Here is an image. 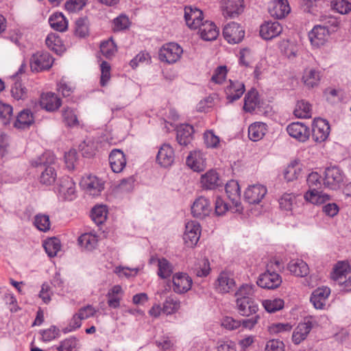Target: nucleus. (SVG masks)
<instances>
[{"instance_id": "nucleus-62", "label": "nucleus", "mask_w": 351, "mask_h": 351, "mask_svg": "<svg viewBox=\"0 0 351 351\" xmlns=\"http://www.w3.org/2000/svg\"><path fill=\"white\" fill-rule=\"evenodd\" d=\"M75 34L80 37H85L88 34L86 19L80 18L75 23Z\"/></svg>"}, {"instance_id": "nucleus-18", "label": "nucleus", "mask_w": 351, "mask_h": 351, "mask_svg": "<svg viewBox=\"0 0 351 351\" xmlns=\"http://www.w3.org/2000/svg\"><path fill=\"white\" fill-rule=\"evenodd\" d=\"M239 23L232 22L226 25L223 29L224 38L230 44H237L241 41V30Z\"/></svg>"}, {"instance_id": "nucleus-51", "label": "nucleus", "mask_w": 351, "mask_h": 351, "mask_svg": "<svg viewBox=\"0 0 351 351\" xmlns=\"http://www.w3.org/2000/svg\"><path fill=\"white\" fill-rule=\"evenodd\" d=\"M284 300L280 298L265 300L263 302V306L268 313H275L284 307Z\"/></svg>"}, {"instance_id": "nucleus-19", "label": "nucleus", "mask_w": 351, "mask_h": 351, "mask_svg": "<svg viewBox=\"0 0 351 351\" xmlns=\"http://www.w3.org/2000/svg\"><path fill=\"white\" fill-rule=\"evenodd\" d=\"M109 163L114 173H120L126 165V158L120 149H113L109 155Z\"/></svg>"}, {"instance_id": "nucleus-38", "label": "nucleus", "mask_w": 351, "mask_h": 351, "mask_svg": "<svg viewBox=\"0 0 351 351\" xmlns=\"http://www.w3.org/2000/svg\"><path fill=\"white\" fill-rule=\"evenodd\" d=\"M291 11V8L287 0H277L274 2V8L271 10V14L277 19H282Z\"/></svg>"}, {"instance_id": "nucleus-14", "label": "nucleus", "mask_w": 351, "mask_h": 351, "mask_svg": "<svg viewBox=\"0 0 351 351\" xmlns=\"http://www.w3.org/2000/svg\"><path fill=\"white\" fill-rule=\"evenodd\" d=\"M288 134L301 142H305L310 136L309 128L302 123L293 122L287 127Z\"/></svg>"}, {"instance_id": "nucleus-16", "label": "nucleus", "mask_w": 351, "mask_h": 351, "mask_svg": "<svg viewBox=\"0 0 351 351\" xmlns=\"http://www.w3.org/2000/svg\"><path fill=\"white\" fill-rule=\"evenodd\" d=\"M267 189L261 184H254L245 191V198L247 202L258 204L267 193Z\"/></svg>"}, {"instance_id": "nucleus-28", "label": "nucleus", "mask_w": 351, "mask_h": 351, "mask_svg": "<svg viewBox=\"0 0 351 351\" xmlns=\"http://www.w3.org/2000/svg\"><path fill=\"white\" fill-rule=\"evenodd\" d=\"M322 75L319 70L313 68H307L302 75V82L308 88H314L319 85Z\"/></svg>"}, {"instance_id": "nucleus-1", "label": "nucleus", "mask_w": 351, "mask_h": 351, "mask_svg": "<svg viewBox=\"0 0 351 351\" xmlns=\"http://www.w3.org/2000/svg\"><path fill=\"white\" fill-rule=\"evenodd\" d=\"M56 160L55 155L47 151L38 159L32 162V165L38 168L40 171L39 182L42 184L49 186L55 182L57 174L53 165L55 164Z\"/></svg>"}, {"instance_id": "nucleus-63", "label": "nucleus", "mask_w": 351, "mask_h": 351, "mask_svg": "<svg viewBox=\"0 0 351 351\" xmlns=\"http://www.w3.org/2000/svg\"><path fill=\"white\" fill-rule=\"evenodd\" d=\"M227 68L226 66H219L215 70L211 77V81L215 84H221L226 79Z\"/></svg>"}, {"instance_id": "nucleus-10", "label": "nucleus", "mask_w": 351, "mask_h": 351, "mask_svg": "<svg viewBox=\"0 0 351 351\" xmlns=\"http://www.w3.org/2000/svg\"><path fill=\"white\" fill-rule=\"evenodd\" d=\"M200 225L195 221H188L185 225L183 239L188 246L196 245L200 237Z\"/></svg>"}, {"instance_id": "nucleus-7", "label": "nucleus", "mask_w": 351, "mask_h": 351, "mask_svg": "<svg viewBox=\"0 0 351 351\" xmlns=\"http://www.w3.org/2000/svg\"><path fill=\"white\" fill-rule=\"evenodd\" d=\"M172 282L173 291L178 294H182L191 289L193 280L187 274L178 272L173 276Z\"/></svg>"}, {"instance_id": "nucleus-44", "label": "nucleus", "mask_w": 351, "mask_h": 351, "mask_svg": "<svg viewBox=\"0 0 351 351\" xmlns=\"http://www.w3.org/2000/svg\"><path fill=\"white\" fill-rule=\"evenodd\" d=\"M180 308V301L172 295L167 297L163 303L162 313L167 315L176 313Z\"/></svg>"}, {"instance_id": "nucleus-13", "label": "nucleus", "mask_w": 351, "mask_h": 351, "mask_svg": "<svg viewBox=\"0 0 351 351\" xmlns=\"http://www.w3.org/2000/svg\"><path fill=\"white\" fill-rule=\"evenodd\" d=\"M220 7L225 18L234 19L240 14L241 0H221Z\"/></svg>"}, {"instance_id": "nucleus-40", "label": "nucleus", "mask_w": 351, "mask_h": 351, "mask_svg": "<svg viewBox=\"0 0 351 351\" xmlns=\"http://www.w3.org/2000/svg\"><path fill=\"white\" fill-rule=\"evenodd\" d=\"M293 112L298 118H311L312 115L311 105L305 100L298 101Z\"/></svg>"}, {"instance_id": "nucleus-58", "label": "nucleus", "mask_w": 351, "mask_h": 351, "mask_svg": "<svg viewBox=\"0 0 351 351\" xmlns=\"http://www.w3.org/2000/svg\"><path fill=\"white\" fill-rule=\"evenodd\" d=\"M101 78L100 84L101 86H105L110 79V70L111 67L108 62L103 61L101 64Z\"/></svg>"}, {"instance_id": "nucleus-37", "label": "nucleus", "mask_w": 351, "mask_h": 351, "mask_svg": "<svg viewBox=\"0 0 351 351\" xmlns=\"http://www.w3.org/2000/svg\"><path fill=\"white\" fill-rule=\"evenodd\" d=\"M34 123V117L32 112L28 110H22L17 116L14 122V127L24 129Z\"/></svg>"}, {"instance_id": "nucleus-3", "label": "nucleus", "mask_w": 351, "mask_h": 351, "mask_svg": "<svg viewBox=\"0 0 351 351\" xmlns=\"http://www.w3.org/2000/svg\"><path fill=\"white\" fill-rule=\"evenodd\" d=\"M182 53L183 49L178 44L167 43L160 49L159 59L168 64H173L180 59Z\"/></svg>"}, {"instance_id": "nucleus-2", "label": "nucleus", "mask_w": 351, "mask_h": 351, "mask_svg": "<svg viewBox=\"0 0 351 351\" xmlns=\"http://www.w3.org/2000/svg\"><path fill=\"white\" fill-rule=\"evenodd\" d=\"M343 171L337 166H331L325 169L323 184L325 187L332 190L339 189L344 180Z\"/></svg>"}, {"instance_id": "nucleus-47", "label": "nucleus", "mask_w": 351, "mask_h": 351, "mask_svg": "<svg viewBox=\"0 0 351 351\" xmlns=\"http://www.w3.org/2000/svg\"><path fill=\"white\" fill-rule=\"evenodd\" d=\"M62 118L65 124L69 127H75L79 125L77 114L73 109L66 107L62 110Z\"/></svg>"}, {"instance_id": "nucleus-11", "label": "nucleus", "mask_w": 351, "mask_h": 351, "mask_svg": "<svg viewBox=\"0 0 351 351\" xmlns=\"http://www.w3.org/2000/svg\"><path fill=\"white\" fill-rule=\"evenodd\" d=\"M200 183L202 188L205 190H214L223 184L219 173L215 169H210L202 174Z\"/></svg>"}, {"instance_id": "nucleus-31", "label": "nucleus", "mask_w": 351, "mask_h": 351, "mask_svg": "<svg viewBox=\"0 0 351 351\" xmlns=\"http://www.w3.org/2000/svg\"><path fill=\"white\" fill-rule=\"evenodd\" d=\"M287 268L292 274L298 277H304L309 273L308 265L301 259L290 261Z\"/></svg>"}, {"instance_id": "nucleus-25", "label": "nucleus", "mask_w": 351, "mask_h": 351, "mask_svg": "<svg viewBox=\"0 0 351 351\" xmlns=\"http://www.w3.org/2000/svg\"><path fill=\"white\" fill-rule=\"evenodd\" d=\"M194 130L189 124H182L177 128L176 139L180 145L186 146L193 140Z\"/></svg>"}, {"instance_id": "nucleus-17", "label": "nucleus", "mask_w": 351, "mask_h": 351, "mask_svg": "<svg viewBox=\"0 0 351 351\" xmlns=\"http://www.w3.org/2000/svg\"><path fill=\"white\" fill-rule=\"evenodd\" d=\"M60 99L53 93H43L40 98V106L49 112L57 110L61 106Z\"/></svg>"}, {"instance_id": "nucleus-61", "label": "nucleus", "mask_w": 351, "mask_h": 351, "mask_svg": "<svg viewBox=\"0 0 351 351\" xmlns=\"http://www.w3.org/2000/svg\"><path fill=\"white\" fill-rule=\"evenodd\" d=\"M113 29L114 31H121L129 27L130 20L125 15H120L113 20Z\"/></svg>"}, {"instance_id": "nucleus-23", "label": "nucleus", "mask_w": 351, "mask_h": 351, "mask_svg": "<svg viewBox=\"0 0 351 351\" xmlns=\"http://www.w3.org/2000/svg\"><path fill=\"white\" fill-rule=\"evenodd\" d=\"M330 293V289L326 287L315 289L311 296V302L314 307L317 309H322L326 305Z\"/></svg>"}, {"instance_id": "nucleus-41", "label": "nucleus", "mask_w": 351, "mask_h": 351, "mask_svg": "<svg viewBox=\"0 0 351 351\" xmlns=\"http://www.w3.org/2000/svg\"><path fill=\"white\" fill-rule=\"evenodd\" d=\"M84 185L89 193L92 195H97L104 189L101 182L95 176H90L84 181Z\"/></svg>"}, {"instance_id": "nucleus-21", "label": "nucleus", "mask_w": 351, "mask_h": 351, "mask_svg": "<svg viewBox=\"0 0 351 351\" xmlns=\"http://www.w3.org/2000/svg\"><path fill=\"white\" fill-rule=\"evenodd\" d=\"M156 160L162 167H170L174 161V152L168 144H164L158 150Z\"/></svg>"}, {"instance_id": "nucleus-29", "label": "nucleus", "mask_w": 351, "mask_h": 351, "mask_svg": "<svg viewBox=\"0 0 351 351\" xmlns=\"http://www.w3.org/2000/svg\"><path fill=\"white\" fill-rule=\"evenodd\" d=\"M187 165L195 171H202L206 166L205 158L200 152H191L186 158Z\"/></svg>"}, {"instance_id": "nucleus-4", "label": "nucleus", "mask_w": 351, "mask_h": 351, "mask_svg": "<svg viewBox=\"0 0 351 351\" xmlns=\"http://www.w3.org/2000/svg\"><path fill=\"white\" fill-rule=\"evenodd\" d=\"M225 190L228 199L233 204V207H230V210L232 213H240L241 186L239 181L236 180L228 181L226 184Z\"/></svg>"}, {"instance_id": "nucleus-57", "label": "nucleus", "mask_w": 351, "mask_h": 351, "mask_svg": "<svg viewBox=\"0 0 351 351\" xmlns=\"http://www.w3.org/2000/svg\"><path fill=\"white\" fill-rule=\"evenodd\" d=\"M332 6L333 10L341 14H346L351 11V3L346 0H335Z\"/></svg>"}, {"instance_id": "nucleus-45", "label": "nucleus", "mask_w": 351, "mask_h": 351, "mask_svg": "<svg viewBox=\"0 0 351 351\" xmlns=\"http://www.w3.org/2000/svg\"><path fill=\"white\" fill-rule=\"evenodd\" d=\"M158 275L162 279L170 277L173 273V266L166 258L158 259Z\"/></svg>"}, {"instance_id": "nucleus-24", "label": "nucleus", "mask_w": 351, "mask_h": 351, "mask_svg": "<svg viewBox=\"0 0 351 351\" xmlns=\"http://www.w3.org/2000/svg\"><path fill=\"white\" fill-rule=\"evenodd\" d=\"M197 29L201 38L204 40H215L219 35V29L215 23L210 21L202 22Z\"/></svg>"}, {"instance_id": "nucleus-43", "label": "nucleus", "mask_w": 351, "mask_h": 351, "mask_svg": "<svg viewBox=\"0 0 351 351\" xmlns=\"http://www.w3.org/2000/svg\"><path fill=\"white\" fill-rule=\"evenodd\" d=\"M302 173V168L298 162H294L289 165L284 171L285 179L291 182L298 179Z\"/></svg>"}, {"instance_id": "nucleus-52", "label": "nucleus", "mask_w": 351, "mask_h": 351, "mask_svg": "<svg viewBox=\"0 0 351 351\" xmlns=\"http://www.w3.org/2000/svg\"><path fill=\"white\" fill-rule=\"evenodd\" d=\"M97 238L95 235L86 233L82 234L78 239L80 245L84 247L87 250H92L97 245Z\"/></svg>"}, {"instance_id": "nucleus-50", "label": "nucleus", "mask_w": 351, "mask_h": 351, "mask_svg": "<svg viewBox=\"0 0 351 351\" xmlns=\"http://www.w3.org/2000/svg\"><path fill=\"white\" fill-rule=\"evenodd\" d=\"M227 99L230 102L239 99L241 97V84L230 81V85L226 88Z\"/></svg>"}, {"instance_id": "nucleus-36", "label": "nucleus", "mask_w": 351, "mask_h": 351, "mask_svg": "<svg viewBox=\"0 0 351 351\" xmlns=\"http://www.w3.org/2000/svg\"><path fill=\"white\" fill-rule=\"evenodd\" d=\"M259 104L258 92L255 89L250 90L245 97L243 109L246 112H253Z\"/></svg>"}, {"instance_id": "nucleus-48", "label": "nucleus", "mask_w": 351, "mask_h": 351, "mask_svg": "<svg viewBox=\"0 0 351 351\" xmlns=\"http://www.w3.org/2000/svg\"><path fill=\"white\" fill-rule=\"evenodd\" d=\"M258 304L253 298H248L247 300L243 298V317H250L258 315Z\"/></svg>"}, {"instance_id": "nucleus-55", "label": "nucleus", "mask_w": 351, "mask_h": 351, "mask_svg": "<svg viewBox=\"0 0 351 351\" xmlns=\"http://www.w3.org/2000/svg\"><path fill=\"white\" fill-rule=\"evenodd\" d=\"M309 189H322L324 185L321 180V176L317 172H312L308 174L306 179Z\"/></svg>"}, {"instance_id": "nucleus-54", "label": "nucleus", "mask_w": 351, "mask_h": 351, "mask_svg": "<svg viewBox=\"0 0 351 351\" xmlns=\"http://www.w3.org/2000/svg\"><path fill=\"white\" fill-rule=\"evenodd\" d=\"M34 223L40 231L47 232L50 229L49 217L47 215H36L34 218Z\"/></svg>"}, {"instance_id": "nucleus-15", "label": "nucleus", "mask_w": 351, "mask_h": 351, "mask_svg": "<svg viewBox=\"0 0 351 351\" xmlns=\"http://www.w3.org/2000/svg\"><path fill=\"white\" fill-rule=\"evenodd\" d=\"M211 210L210 201L204 197L197 198L191 206V213L197 218H204L208 216Z\"/></svg>"}, {"instance_id": "nucleus-42", "label": "nucleus", "mask_w": 351, "mask_h": 351, "mask_svg": "<svg viewBox=\"0 0 351 351\" xmlns=\"http://www.w3.org/2000/svg\"><path fill=\"white\" fill-rule=\"evenodd\" d=\"M11 95L16 100H25L28 97V90L21 82L16 80L12 85Z\"/></svg>"}, {"instance_id": "nucleus-35", "label": "nucleus", "mask_w": 351, "mask_h": 351, "mask_svg": "<svg viewBox=\"0 0 351 351\" xmlns=\"http://www.w3.org/2000/svg\"><path fill=\"white\" fill-rule=\"evenodd\" d=\"M49 23L52 29L60 32L66 31L68 27V22L61 12H56L50 16Z\"/></svg>"}, {"instance_id": "nucleus-22", "label": "nucleus", "mask_w": 351, "mask_h": 351, "mask_svg": "<svg viewBox=\"0 0 351 351\" xmlns=\"http://www.w3.org/2000/svg\"><path fill=\"white\" fill-rule=\"evenodd\" d=\"M58 193L64 199L70 201L73 199L75 193V184L71 178L64 177L60 180Z\"/></svg>"}, {"instance_id": "nucleus-56", "label": "nucleus", "mask_w": 351, "mask_h": 351, "mask_svg": "<svg viewBox=\"0 0 351 351\" xmlns=\"http://www.w3.org/2000/svg\"><path fill=\"white\" fill-rule=\"evenodd\" d=\"M12 107L8 104L0 105V120L3 125L10 123L12 117Z\"/></svg>"}, {"instance_id": "nucleus-30", "label": "nucleus", "mask_w": 351, "mask_h": 351, "mask_svg": "<svg viewBox=\"0 0 351 351\" xmlns=\"http://www.w3.org/2000/svg\"><path fill=\"white\" fill-rule=\"evenodd\" d=\"M304 198L308 202L319 205L328 202L330 199V195L323 193L320 189H311L305 193Z\"/></svg>"}, {"instance_id": "nucleus-60", "label": "nucleus", "mask_w": 351, "mask_h": 351, "mask_svg": "<svg viewBox=\"0 0 351 351\" xmlns=\"http://www.w3.org/2000/svg\"><path fill=\"white\" fill-rule=\"evenodd\" d=\"M77 340L75 337H69L60 342L57 348L58 351H76Z\"/></svg>"}, {"instance_id": "nucleus-49", "label": "nucleus", "mask_w": 351, "mask_h": 351, "mask_svg": "<svg viewBox=\"0 0 351 351\" xmlns=\"http://www.w3.org/2000/svg\"><path fill=\"white\" fill-rule=\"evenodd\" d=\"M100 51L106 58H111L114 56L117 49L113 40L110 38L101 43Z\"/></svg>"}, {"instance_id": "nucleus-59", "label": "nucleus", "mask_w": 351, "mask_h": 351, "mask_svg": "<svg viewBox=\"0 0 351 351\" xmlns=\"http://www.w3.org/2000/svg\"><path fill=\"white\" fill-rule=\"evenodd\" d=\"M295 199V197L294 195L291 193L284 194L279 199L280 208L285 210H291Z\"/></svg>"}, {"instance_id": "nucleus-64", "label": "nucleus", "mask_w": 351, "mask_h": 351, "mask_svg": "<svg viewBox=\"0 0 351 351\" xmlns=\"http://www.w3.org/2000/svg\"><path fill=\"white\" fill-rule=\"evenodd\" d=\"M265 351H285V344L278 339H271L267 341Z\"/></svg>"}, {"instance_id": "nucleus-53", "label": "nucleus", "mask_w": 351, "mask_h": 351, "mask_svg": "<svg viewBox=\"0 0 351 351\" xmlns=\"http://www.w3.org/2000/svg\"><path fill=\"white\" fill-rule=\"evenodd\" d=\"M43 247L49 256L54 257L60 250V241L56 238L50 239L45 242Z\"/></svg>"}, {"instance_id": "nucleus-32", "label": "nucleus", "mask_w": 351, "mask_h": 351, "mask_svg": "<svg viewBox=\"0 0 351 351\" xmlns=\"http://www.w3.org/2000/svg\"><path fill=\"white\" fill-rule=\"evenodd\" d=\"M350 270V265L347 262H338L334 267L333 272L331 274L332 279L339 285L343 282Z\"/></svg>"}, {"instance_id": "nucleus-5", "label": "nucleus", "mask_w": 351, "mask_h": 351, "mask_svg": "<svg viewBox=\"0 0 351 351\" xmlns=\"http://www.w3.org/2000/svg\"><path fill=\"white\" fill-rule=\"evenodd\" d=\"M256 283L261 288L275 289L281 285L282 278L277 272L268 268L258 276Z\"/></svg>"}, {"instance_id": "nucleus-39", "label": "nucleus", "mask_w": 351, "mask_h": 351, "mask_svg": "<svg viewBox=\"0 0 351 351\" xmlns=\"http://www.w3.org/2000/svg\"><path fill=\"white\" fill-rule=\"evenodd\" d=\"M45 43L49 49L57 54H60L64 51L62 41L56 34H50L47 36Z\"/></svg>"}, {"instance_id": "nucleus-27", "label": "nucleus", "mask_w": 351, "mask_h": 351, "mask_svg": "<svg viewBox=\"0 0 351 351\" xmlns=\"http://www.w3.org/2000/svg\"><path fill=\"white\" fill-rule=\"evenodd\" d=\"M267 125L263 122H254L248 128V137L254 142L261 140L267 132Z\"/></svg>"}, {"instance_id": "nucleus-6", "label": "nucleus", "mask_w": 351, "mask_h": 351, "mask_svg": "<svg viewBox=\"0 0 351 351\" xmlns=\"http://www.w3.org/2000/svg\"><path fill=\"white\" fill-rule=\"evenodd\" d=\"M53 59L47 52H40L34 54L30 60V66L33 71L39 72L50 69Z\"/></svg>"}, {"instance_id": "nucleus-9", "label": "nucleus", "mask_w": 351, "mask_h": 351, "mask_svg": "<svg viewBox=\"0 0 351 351\" xmlns=\"http://www.w3.org/2000/svg\"><path fill=\"white\" fill-rule=\"evenodd\" d=\"M329 37L328 26L316 25L308 33V38L311 45L315 47L324 45Z\"/></svg>"}, {"instance_id": "nucleus-26", "label": "nucleus", "mask_w": 351, "mask_h": 351, "mask_svg": "<svg viewBox=\"0 0 351 351\" xmlns=\"http://www.w3.org/2000/svg\"><path fill=\"white\" fill-rule=\"evenodd\" d=\"M313 328V323L310 320L300 323L295 328L293 335V342L298 345L304 341Z\"/></svg>"}, {"instance_id": "nucleus-20", "label": "nucleus", "mask_w": 351, "mask_h": 351, "mask_svg": "<svg viewBox=\"0 0 351 351\" xmlns=\"http://www.w3.org/2000/svg\"><path fill=\"white\" fill-rule=\"evenodd\" d=\"M282 31L280 24L277 22H267L260 27V35L265 40H271L278 36Z\"/></svg>"}, {"instance_id": "nucleus-8", "label": "nucleus", "mask_w": 351, "mask_h": 351, "mask_svg": "<svg viewBox=\"0 0 351 351\" xmlns=\"http://www.w3.org/2000/svg\"><path fill=\"white\" fill-rule=\"evenodd\" d=\"M313 139L317 143L324 142L327 139L330 133V126L325 119H315L312 128Z\"/></svg>"}, {"instance_id": "nucleus-33", "label": "nucleus", "mask_w": 351, "mask_h": 351, "mask_svg": "<svg viewBox=\"0 0 351 351\" xmlns=\"http://www.w3.org/2000/svg\"><path fill=\"white\" fill-rule=\"evenodd\" d=\"M256 60V55L252 52L249 49H243V66H245L247 69H250L254 75V78H258L261 72L258 64L253 67L254 60Z\"/></svg>"}, {"instance_id": "nucleus-34", "label": "nucleus", "mask_w": 351, "mask_h": 351, "mask_svg": "<svg viewBox=\"0 0 351 351\" xmlns=\"http://www.w3.org/2000/svg\"><path fill=\"white\" fill-rule=\"evenodd\" d=\"M235 282L226 272H221L217 280L216 289L220 293H228L234 287Z\"/></svg>"}, {"instance_id": "nucleus-46", "label": "nucleus", "mask_w": 351, "mask_h": 351, "mask_svg": "<svg viewBox=\"0 0 351 351\" xmlns=\"http://www.w3.org/2000/svg\"><path fill=\"white\" fill-rule=\"evenodd\" d=\"M107 209L105 206H96L91 211L92 219L97 225L103 223L107 218Z\"/></svg>"}, {"instance_id": "nucleus-12", "label": "nucleus", "mask_w": 351, "mask_h": 351, "mask_svg": "<svg viewBox=\"0 0 351 351\" xmlns=\"http://www.w3.org/2000/svg\"><path fill=\"white\" fill-rule=\"evenodd\" d=\"M184 19L189 28L196 29L202 23L203 12L196 8L186 6L184 8Z\"/></svg>"}]
</instances>
